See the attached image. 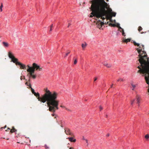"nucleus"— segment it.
Listing matches in <instances>:
<instances>
[{
	"label": "nucleus",
	"mask_w": 149,
	"mask_h": 149,
	"mask_svg": "<svg viewBox=\"0 0 149 149\" xmlns=\"http://www.w3.org/2000/svg\"><path fill=\"white\" fill-rule=\"evenodd\" d=\"M119 24H118V25L117 26V27L118 28V30L120 31H122V29H122L120 26H119Z\"/></svg>",
	"instance_id": "nucleus-22"
},
{
	"label": "nucleus",
	"mask_w": 149,
	"mask_h": 149,
	"mask_svg": "<svg viewBox=\"0 0 149 149\" xmlns=\"http://www.w3.org/2000/svg\"><path fill=\"white\" fill-rule=\"evenodd\" d=\"M69 149H74V148L72 147H70V148Z\"/></svg>",
	"instance_id": "nucleus-45"
},
{
	"label": "nucleus",
	"mask_w": 149,
	"mask_h": 149,
	"mask_svg": "<svg viewBox=\"0 0 149 149\" xmlns=\"http://www.w3.org/2000/svg\"><path fill=\"white\" fill-rule=\"evenodd\" d=\"M61 107H63V108H65V107L63 106H61Z\"/></svg>",
	"instance_id": "nucleus-44"
},
{
	"label": "nucleus",
	"mask_w": 149,
	"mask_h": 149,
	"mask_svg": "<svg viewBox=\"0 0 149 149\" xmlns=\"http://www.w3.org/2000/svg\"><path fill=\"white\" fill-rule=\"evenodd\" d=\"M109 25L115 27L116 26V25L115 24H112V23H110L109 24Z\"/></svg>",
	"instance_id": "nucleus-23"
},
{
	"label": "nucleus",
	"mask_w": 149,
	"mask_h": 149,
	"mask_svg": "<svg viewBox=\"0 0 149 149\" xmlns=\"http://www.w3.org/2000/svg\"><path fill=\"white\" fill-rule=\"evenodd\" d=\"M8 130H11L10 128H8Z\"/></svg>",
	"instance_id": "nucleus-50"
},
{
	"label": "nucleus",
	"mask_w": 149,
	"mask_h": 149,
	"mask_svg": "<svg viewBox=\"0 0 149 149\" xmlns=\"http://www.w3.org/2000/svg\"><path fill=\"white\" fill-rule=\"evenodd\" d=\"M99 109H100V111H101L103 109V108L101 107V106H100L99 107Z\"/></svg>",
	"instance_id": "nucleus-30"
},
{
	"label": "nucleus",
	"mask_w": 149,
	"mask_h": 149,
	"mask_svg": "<svg viewBox=\"0 0 149 149\" xmlns=\"http://www.w3.org/2000/svg\"><path fill=\"white\" fill-rule=\"evenodd\" d=\"M97 79V77H95L94 78V81H95Z\"/></svg>",
	"instance_id": "nucleus-34"
},
{
	"label": "nucleus",
	"mask_w": 149,
	"mask_h": 149,
	"mask_svg": "<svg viewBox=\"0 0 149 149\" xmlns=\"http://www.w3.org/2000/svg\"><path fill=\"white\" fill-rule=\"evenodd\" d=\"M2 43L5 47H7L9 46V44L7 42H3Z\"/></svg>",
	"instance_id": "nucleus-11"
},
{
	"label": "nucleus",
	"mask_w": 149,
	"mask_h": 149,
	"mask_svg": "<svg viewBox=\"0 0 149 149\" xmlns=\"http://www.w3.org/2000/svg\"><path fill=\"white\" fill-rule=\"evenodd\" d=\"M71 25V24L69 23L68 24V27L69 26Z\"/></svg>",
	"instance_id": "nucleus-37"
},
{
	"label": "nucleus",
	"mask_w": 149,
	"mask_h": 149,
	"mask_svg": "<svg viewBox=\"0 0 149 149\" xmlns=\"http://www.w3.org/2000/svg\"><path fill=\"white\" fill-rule=\"evenodd\" d=\"M6 126L4 127H1V129L3 128H6Z\"/></svg>",
	"instance_id": "nucleus-43"
},
{
	"label": "nucleus",
	"mask_w": 149,
	"mask_h": 149,
	"mask_svg": "<svg viewBox=\"0 0 149 149\" xmlns=\"http://www.w3.org/2000/svg\"><path fill=\"white\" fill-rule=\"evenodd\" d=\"M65 109L66 110H67L68 111H70V109H68L67 108H65Z\"/></svg>",
	"instance_id": "nucleus-35"
},
{
	"label": "nucleus",
	"mask_w": 149,
	"mask_h": 149,
	"mask_svg": "<svg viewBox=\"0 0 149 149\" xmlns=\"http://www.w3.org/2000/svg\"><path fill=\"white\" fill-rule=\"evenodd\" d=\"M17 130L14 127H12V129H11L10 130V132L12 133L15 132Z\"/></svg>",
	"instance_id": "nucleus-17"
},
{
	"label": "nucleus",
	"mask_w": 149,
	"mask_h": 149,
	"mask_svg": "<svg viewBox=\"0 0 149 149\" xmlns=\"http://www.w3.org/2000/svg\"><path fill=\"white\" fill-rule=\"evenodd\" d=\"M45 146L46 149H48L49 148V147H48L46 145H45Z\"/></svg>",
	"instance_id": "nucleus-33"
},
{
	"label": "nucleus",
	"mask_w": 149,
	"mask_h": 149,
	"mask_svg": "<svg viewBox=\"0 0 149 149\" xmlns=\"http://www.w3.org/2000/svg\"><path fill=\"white\" fill-rule=\"evenodd\" d=\"M27 72H29V73L27 74V76H28L29 75H30L33 79H35L36 78V76L35 75L33 74L34 72H32L31 71L29 70H27Z\"/></svg>",
	"instance_id": "nucleus-7"
},
{
	"label": "nucleus",
	"mask_w": 149,
	"mask_h": 149,
	"mask_svg": "<svg viewBox=\"0 0 149 149\" xmlns=\"http://www.w3.org/2000/svg\"><path fill=\"white\" fill-rule=\"evenodd\" d=\"M105 0H92L91 1L92 3H101L106 2ZM107 2H108L109 0H106Z\"/></svg>",
	"instance_id": "nucleus-6"
},
{
	"label": "nucleus",
	"mask_w": 149,
	"mask_h": 149,
	"mask_svg": "<svg viewBox=\"0 0 149 149\" xmlns=\"http://www.w3.org/2000/svg\"><path fill=\"white\" fill-rule=\"evenodd\" d=\"M85 141L86 143H88V140L87 139H85Z\"/></svg>",
	"instance_id": "nucleus-46"
},
{
	"label": "nucleus",
	"mask_w": 149,
	"mask_h": 149,
	"mask_svg": "<svg viewBox=\"0 0 149 149\" xmlns=\"http://www.w3.org/2000/svg\"><path fill=\"white\" fill-rule=\"evenodd\" d=\"M109 22H105V23L106 24H108L109 23Z\"/></svg>",
	"instance_id": "nucleus-40"
},
{
	"label": "nucleus",
	"mask_w": 149,
	"mask_h": 149,
	"mask_svg": "<svg viewBox=\"0 0 149 149\" xmlns=\"http://www.w3.org/2000/svg\"><path fill=\"white\" fill-rule=\"evenodd\" d=\"M120 32H122V35L125 37V32H124V30L123 29H122V31H120Z\"/></svg>",
	"instance_id": "nucleus-19"
},
{
	"label": "nucleus",
	"mask_w": 149,
	"mask_h": 149,
	"mask_svg": "<svg viewBox=\"0 0 149 149\" xmlns=\"http://www.w3.org/2000/svg\"><path fill=\"white\" fill-rule=\"evenodd\" d=\"M23 77H24V79H25V77L24 76Z\"/></svg>",
	"instance_id": "nucleus-52"
},
{
	"label": "nucleus",
	"mask_w": 149,
	"mask_h": 149,
	"mask_svg": "<svg viewBox=\"0 0 149 149\" xmlns=\"http://www.w3.org/2000/svg\"><path fill=\"white\" fill-rule=\"evenodd\" d=\"M136 98H137V103L139 104L140 102V98L137 95Z\"/></svg>",
	"instance_id": "nucleus-18"
},
{
	"label": "nucleus",
	"mask_w": 149,
	"mask_h": 149,
	"mask_svg": "<svg viewBox=\"0 0 149 149\" xmlns=\"http://www.w3.org/2000/svg\"><path fill=\"white\" fill-rule=\"evenodd\" d=\"M145 139H149V135L148 134H147L145 135Z\"/></svg>",
	"instance_id": "nucleus-24"
},
{
	"label": "nucleus",
	"mask_w": 149,
	"mask_h": 149,
	"mask_svg": "<svg viewBox=\"0 0 149 149\" xmlns=\"http://www.w3.org/2000/svg\"><path fill=\"white\" fill-rule=\"evenodd\" d=\"M109 15L112 17H115L116 15V13L115 12H114L112 11V10L111 9V12L109 13Z\"/></svg>",
	"instance_id": "nucleus-14"
},
{
	"label": "nucleus",
	"mask_w": 149,
	"mask_h": 149,
	"mask_svg": "<svg viewBox=\"0 0 149 149\" xmlns=\"http://www.w3.org/2000/svg\"><path fill=\"white\" fill-rule=\"evenodd\" d=\"M53 27V24H52L51 26H50V27H51V28H52Z\"/></svg>",
	"instance_id": "nucleus-38"
},
{
	"label": "nucleus",
	"mask_w": 149,
	"mask_h": 149,
	"mask_svg": "<svg viewBox=\"0 0 149 149\" xmlns=\"http://www.w3.org/2000/svg\"><path fill=\"white\" fill-rule=\"evenodd\" d=\"M104 65L106 66L107 68H110L111 67V65L110 64H108L107 63H105L104 64Z\"/></svg>",
	"instance_id": "nucleus-16"
},
{
	"label": "nucleus",
	"mask_w": 149,
	"mask_h": 149,
	"mask_svg": "<svg viewBox=\"0 0 149 149\" xmlns=\"http://www.w3.org/2000/svg\"><path fill=\"white\" fill-rule=\"evenodd\" d=\"M131 40V39L128 38V39H124V38H123V39L122 41H123V42H125L127 43L128 42H130Z\"/></svg>",
	"instance_id": "nucleus-13"
},
{
	"label": "nucleus",
	"mask_w": 149,
	"mask_h": 149,
	"mask_svg": "<svg viewBox=\"0 0 149 149\" xmlns=\"http://www.w3.org/2000/svg\"><path fill=\"white\" fill-rule=\"evenodd\" d=\"M65 133L66 134H69L71 135L72 136H74L73 134L70 132L69 129L67 128L66 129H65Z\"/></svg>",
	"instance_id": "nucleus-10"
},
{
	"label": "nucleus",
	"mask_w": 149,
	"mask_h": 149,
	"mask_svg": "<svg viewBox=\"0 0 149 149\" xmlns=\"http://www.w3.org/2000/svg\"><path fill=\"white\" fill-rule=\"evenodd\" d=\"M134 101H135V100H133L132 101H131V104L132 105L133 104Z\"/></svg>",
	"instance_id": "nucleus-31"
},
{
	"label": "nucleus",
	"mask_w": 149,
	"mask_h": 149,
	"mask_svg": "<svg viewBox=\"0 0 149 149\" xmlns=\"http://www.w3.org/2000/svg\"><path fill=\"white\" fill-rule=\"evenodd\" d=\"M70 53V52H68L66 54L65 57L67 56Z\"/></svg>",
	"instance_id": "nucleus-32"
},
{
	"label": "nucleus",
	"mask_w": 149,
	"mask_h": 149,
	"mask_svg": "<svg viewBox=\"0 0 149 149\" xmlns=\"http://www.w3.org/2000/svg\"><path fill=\"white\" fill-rule=\"evenodd\" d=\"M6 131H8V130L7 129V130H6Z\"/></svg>",
	"instance_id": "nucleus-53"
},
{
	"label": "nucleus",
	"mask_w": 149,
	"mask_h": 149,
	"mask_svg": "<svg viewBox=\"0 0 149 149\" xmlns=\"http://www.w3.org/2000/svg\"><path fill=\"white\" fill-rule=\"evenodd\" d=\"M83 140H85V139L84 138H83Z\"/></svg>",
	"instance_id": "nucleus-54"
},
{
	"label": "nucleus",
	"mask_w": 149,
	"mask_h": 149,
	"mask_svg": "<svg viewBox=\"0 0 149 149\" xmlns=\"http://www.w3.org/2000/svg\"><path fill=\"white\" fill-rule=\"evenodd\" d=\"M8 56L11 59V61L15 63L16 65L17 63L19 62H18V59L15 58L10 52H8Z\"/></svg>",
	"instance_id": "nucleus-5"
},
{
	"label": "nucleus",
	"mask_w": 149,
	"mask_h": 149,
	"mask_svg": "<svg viewBox=\"0 0 149 149\" xmlns=\"http://www.w3.org/2000/svg\"><path fill=\"white\" fill-rule=\"evenodd\" d=\"M143 29L141 26H139L138 28V30L140 32V31L142 30Z\"/></svg>",
	"instance_id": "nucleus-27"
},
{
	"label": "nucleus",
	"mask_w": 149,
	"mask_h": 149,
	"mask_svg": "<svg viewBox=\"0 0 149 149\" xmlns=\"http://www.w3.org/2000/svg\"><path fill=\"white\" fill-rule=\"evenodd\" d=\"M146 33V32H141V34H143V33Z\"/></svg>",
	"instance_id": "nucleus-42"
},
{
	"label": "nucleus",
	"mask_w": 149,
	"mask_h": 149,
	"mask_svg": "<svg viewBox=\"0 0 149 149\" xmlns=\"http://www.w3.org/2000/svg\"><path fill=\"white\" fill-rule=\"evenodd\" d=\"M135 46H139L136 48L138 53H139L138 60L139 63H140V66H138L139 69L137 72L143 74V76L145 75V79L147 84H149V58L147 57V54L144 51V45H140L139 44L136 43L134 41L133 42Z\"/></svg>",
	"instance_id": "nucleus-1"
},
{
	"label": "nucleus",
	"mask_w": 149,
	"mask_h": 149,
	"mask_svg": "<svg viewBox=\"0 0 149 149\" xmlns=\"http://www.w3.org/2000/svg\"><path fill=\"white\" fill-rule=\"evenodd\" d=\"M27 67L28 68L27 70H29L32 72H34L35 70L41 71L42 69V68L40 67L39 65L35 63H33L32 67H31L29 65H27Z\"/></svg>",
	"instance_id": "nucleus-4"
},
{
	"label": "nucleus",
	"mask_w": 149,
	"mask_h": 149,
	"mask_svg": "<svg viewBox=\"0 0 149 149\" xmlns=\"http://www.w3.org/2000/svg\"><path fill=\"white\" fill-rule=\"evenodd\" d=\"M109 136V134H108L106 136Z\"/></svg>",
	"instance_id": "nucleus-39"
},
{
	"label": "nucleus",
	"mask_w": 149,
	"mask_h": 149,
	"mask_svg": "<svg viewBox=\"0 0 149 149\" xmlns=\"http://www.w3.org/2000/svg\"><path fill=\"white\" fill-rule=\"evenodd\" d=\"M61 127H63V126H62V125H61Z\"/></svg>",
	"instance_id": "nucleus-57"
},
{
	"label": "nucleus",
	"mask_w": 149,
	"mask_h": 149,
	"mask_svg": "<svg viewBox=\"0 0 149 149\" xmlns=\"http://www.w3.org/2000/svg\"><path fill=\"white\" fill-rule=\"evenodd\" d=\"M20 79H21V80H22V76H21V77H20Z\"/></svg>",
	"instance_id": "nucleus-48"
},
{
	"label": "nucleus",
	"mask_w": 149,
	"mask_h": 149,
	"mask_svg": "<svg viewBox=\"0 0 149 149\" xmlns=\"http://www.w3.org/2000/svg\"><path fill=\"white\" fill-rule=\"evenodd\" d=\"M29 88H31L32 92L33 94V93H35V92L34 90L31 87V86H30Z\"/></svg>",
	"instance_id": "nucleus-25"
},
{
	"label": "nucleus",
	"mask_w": 149,
	"mask_h": 149,
	"mask_svg": "<svg viewBox=\"0 0 149 149\" xmlns=\"http://www.w3.org/2000/svg\"><path fill=\"white\" fill-rule=\"evenodd\" d=\"M17 143H19V142H17Z\"/></svg>",
	"instance_id": "nucleus-55"
},
{
	"label": "nucleus",
	"mask_w": 149,
	"mask_h": 149,
	"mask_svg": "<svg viewBox=\"0 0 149 149\" xmlns=\"http://www.w3.org/2000/svg\"><path fill=\"white\" fill-rule=\"evenodd\" d=\"M91 7L92 11L90 17L95 16L97 18H101L103 20L106 19L112 22V16L109 15L111 9L106 2L101 3H92Z\"/></svg>",
	"instance_id": "nucleus-3"
},
{
	"label": "nucleus",
	"mask_w": 149,
	"mask_h": 149,
	"mask_svg": "<svg viewBox=\"0 0 149 149\" xmlns=\"http://www.w3.org/2000/svg\"><path fill=\"white\" fill-rule=\"evenodd\" d=\"M67 139H69V141L72 142H75L76 141V139H74L73 137H69Z\"/></svg>",
	"instance_id": "nucleus-12"
},
{
	"label": "nucleus",
	"mask_w": 149,
	"mask_h": 149,
	"mask_svg": "<svg viewBox=\"0 0 149 149\" xmlns=\"http://www.w3.org/2000/svg\"><path fill=\"white\" fill-rule=\"evenodd\" d=\"M3 7V4H2V3H1V5L0 6V11L1 12H2L3 10H2V8Z\"/></svg>",
	"instance_id": "nucleus-26"
},
{
	"label": "nucleus",
	"mask_w": 149,
	"mask_h": 149,
	"mask_svg": "<svg viewBox=\"0 0 149 149\" xmlns=\"http://www.w3.org/2000/svg\"><path fill=\"white\" fill-rule=\"evenodd\" d=\"M44 91L45 93L41 97L38 93H34L33 94L40 102L43 103L46 102L49 111L54 112L56 109H58L59 101L57 100L58 94L55 91L51 92L47 88H44Z\"/></svg>",
	"instance_id": "nucleus-2"
},
{
	"label": "nucleus",
	"mask_w": 149,
	"mask_h": 149,
	"mask_svg": "<svg viewBox=\"0 0 149 149\" xmlns=\"http://www.w3.org/2000/svg\"><path fill=\"white\" fill-rule=\"evenodd\" d=\"M106 117H107V115H106Z\"/></svg>",
	"instance_id": "nucleus-56"
},
{
	"label": "nucleus",
	"mask_w": 149,
	"mask_h": 149,
	"mask_svg": "<svg viewBox=\"0 0 149 149\" xmlns=\"http://www.w3.org/2000/svg\"><path fill=\"white\" fill-rule=\"evenodd\" d=\"M77 62V58H76L74 61V64H76Z\"/></svg>",
	"instance_id": "nucleus-29"
},
{
	"label": "nucleus",
	"mask_w": 149,
	"mask_h": 149,
	"mask_svg": "<svg viewBox=\"0 0 149 149\" xmlns=\"http://www.w3.org/2000/svg\"><path fill=\"white\" fill-rule=\"evenodd\" d=\"M104 23L103 22H101L100 20L98 21L96 24L97 27L99 29H100L102 26L103 25Z\"/></svg>",
	"instance_id": "nucleus-8"
},
{
	"label": "nucleus",
	"mask_w": 149,
	"mask_h": 149,
	"mask_svg": "<svg viewBox=\"0 0 149 149\" xmlns=\"http://www.w3.org/2000/svg\"><path fill=\"white\" fill-rule=\"evenodd\" d=\"M52 28H51V27H50V31H51L52 30Z\"/></svg>",
	"instance_id": "nucleus-41"
},
{
	"label": "nucleus",
	"mask_w": 149,
	"mask_h": 149,
	"mask_svg": "<svg viewBox=\"0 0 149 149\" xmlns=\"http://www.w3.org/2000/svg\"><path fill=\"white\" fill-rule=\"evenodd\" d=\"M113 84H112V85L111 86V87L112 88L113 87Z\"/></svg>",
	"instance_id": "nucleus-47"
},
{
	"label": "nucleus",
	"mask_w": 149,
	"mask_h": 149,
	"mask_svg": "<svg viewBox=\"0 0 149 149\" xmlns=\"http://www.w3.org/2000/svg\"><path fill=\"white\" fill-rule=\"evenodd\" d=\"M131 85L132 86V90H134V88L136 87V85H135L133 84H131Z\"/></svg>",
	"instance_id": "nucleus-21"
},
{
	"label": "nucleus",
	"mask_w": 149,
	"mask_h": 149,
	"mask_svg": "<svg viewBox=\"0 0 149 149\" xmlns=\"http://www.w3.org/2000/svg\"><path fill=\"white\" fill-rule=\"evenodd\" d=\"M123 81V79L121 78H120L118 80H117V81Z\"/></svg>",
	"instance_id": "nucleus-28"
},
{
	"label": "nucleus",
	"mask_w": 149,
	"mask_h": 149,
	"mask_svg": "<svg viewBox=\"0 0 149 149\" xmlns=\"http://www.w3.org/2000/svg\"><path fill=\"white\" fill-rule=\"evenodd\" d=\"M31 77L30 76V75L29 77V79H30Z\"/></svg>",
	"instance_id": "nucleus-51"
},
{
	"label": "nucleus",
	"mask_w": 149,
	"mask_h": 149,
	"mask_svg": "<svg viewBox=\"0 0 149 149\" xmlns=\"http://www.w3.org/2000/svg\"><path fill=\"white\" fill-rule=\"evenodd\" d=\"M25 84L27 86H29V88H30V86H31L30 83H29V82L27 81L26 82Z\"/></svg>",
	"instance_id": "nucleus-20"
},
{
	"label": "nucleus",
	"mask_w": 149,
	"mask_h": 149,
	"mask_svg": "<svg viewBox=\"0 0 149 149\" xmlns=\"http://www.w3.org/2000/svg\"><path fill=\"white\" fill-rule=\"evenodd\" d=\"M27 82H28L30 83V79H29L28 80V81Z\"/></svg>",
	"instance_id": "nucleus-36"
},
{
	"label": "nucleus",
	"mask_w": 149,
	"mask_h": 149,
	"mask_svg": "<svg viewBox=\"0 0 149 149\" xmlns=\"http://www.w3.org/2000/svg\"><path fill=\"white\" fill-rule=\"evenodd\" d=\"M52 116H54V114H52Z\"/></svg>",
	"instance_id": "nucleus-49"
},
{
	"label": "nucleus",
	"mask_w": 149,
	"mask_h": 149,
	"mask_svg": "<svg viewBox=\"0 0 149 149\" xmlns=\"http://www.w3.org/2000/svg\"><path fill=\"white\" fill-rule=\"evenodd\" d=\"M87 45V44L86 42H85L84 44L82 43L81 44V47L83 50L84 49Z\"/></svg>",
	"instance_id": "nucleus-15"
},
{
	"label": "nucleus",
	"mask_w": 149,
	"mask_h": 149,
	"mask_svg": "<svg viewBox=\"0 0 149 149\" xmlns=\"http://www.w3.org/2000/svg\"><path fill=\"white\" fill-rule=\"evenodd\" d=\"M17 65H19L20 66V69H26V65L20 62L17 63Z\"/></svg>",
	"instance_id": "nucleus-9"
}]
</instances>
